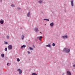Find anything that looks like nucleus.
<instances>
[{
  "label": "nucleus",
  "instance_id": "obj_1",
  "mask_svg": "<svg viewBox=\"0 0 75 75\" xmlns=\"http://www.w3.org/2000/svg\"><path fill=\"white\" fill-rule=\"evenodd\" d=\"M63 51L64 52H66L68 53L70 51V49L67 48H65L64 49Z\"/></svg>",
  "mask_w": 75,
  "mask_h": 75
},
{
  "label": "nucleus",
  "instance_id": "obj_2",
  "mask_svg": "<svg viewBox=\"0 0 75 75\" xmlns=\"http://www.w3.org/2000/svg\"><path fill=\"white\" fill-rule=\"evenodd\" d=\"M13 48V46L11 45H9L8 46V50H11Z\"/></svg>",
  "mask_w": 75,
  "mask_h": 75
},
{
  "label": "nucleus",
  "instance_id": "obj_3",
  "mask_svg": "<svg viewBox=\"0 0 75 75\" xmlns=\"http://www.w3.org/2000/svg\"><path fill=\"white\" fill-rule=\"evenodd\" d=\"M62 38H68V36L67 35H64V36H62Z\"/></svg>",
  "mask_w": 75,
  "mask_h": 75
},
{
  "label": "nucleus",
  "instance_id": "obj_4",
  "mask_svg": "<svg viewBox=\"0 0 75 75\" xmlns=\"http://www.w3.org/2000/svg\"><path fill=\"white\" fill-rule=\"evenodd\" d=\"M67 75H71V73L69 71H67Z\"/></svg>",
  "mask_w": 75,
  "mask_h": 75
},
{
  "label": "nucleus",
  "instance_id": "obj_5",
  "mask_svg": "<svg viewBox=\"0 0 75 75\" xmlns=\"http://www.w3.org/2000/svg\"><path fill=\"white\" fill-rule=\"evenodd\" d=\"M71 6L73 7L74 6V1L73 0H71Z\"/></svg>",
  "mask_w": 75,
  "mask_h": 75
},
{
  "label": "nucleus",
  "instance_id": "obj_6",
  "mask_svg": "<svg viewBox=\"0 0 75 75\" xmlns=\"http://www.w3.org/2000/svg\"><path fill=\"white\" fill-rule=\"evenodd\" d=\"M0 23L1 24H3V20H1L0 21Z\"/></svg>",
  "mask_w": 75,
  "mask_h": 75
},
{
  "label": "nucleus",
  "instance_id": "obj_7",
  "mask_svg": "<svg viewBox=\"0 0 75 75\" xmlns=\"http://www.w3.org/2000/svg\"><path fill=\"white\" fill-rule=\"evenodd\" d=\"M27 16V17H29L30 16V12H28V13Z\"/></svg>",
  "mask_w": 75,
  "mask_h": 75
},
{
  "label": "nucleus",
  "instance_id": "obj_8",
  "mask_svg": "<svg viewBox=\"0 0 75 75\" xmlns=\"http://www.w3.org/2000/svg\"><path fill=\"white\" fill-rule=\"evenodd\" d=\"M46 47H49L50 48H51V45L50 44H48L47 45H46Z\"/></svg>",
  "mask_w": 75,
  "mask_h": 75
},
{
  "label": "nucleus",
  "instance_id": "obj_9",
  "mask_svg": "<svg viewBox=\"0 0 75 75\" xmlns=\"http://www.w3.org/2000/svg\"><path fill=\"white\" fill-rule=\"evenodd\" d=\"M4 54H2L1 55V57L2 58H4Z\"/></svg>",
  "mask_w": 75,
  "mask_h": 75
},
{
  "label": "nucleus",
  "instance_id": "obj_10",
  "mask_svg": "<svg viewBox=\"0 0 75 75\" xmlns=\"http://www.w3.org/2000/svg\"><path fill=\"white\" fill-rule=\"evenodd\" d=\"M42 2H43V1L41 0H40L38 1L39 3H42Z\"/></svg>",
  "mask_w": 75,
  "mask_h": 75
},
{
  "label": "nucleus",
  "instance_id": "obj_11",
  "mask_svg": "<svg viewBox=\"0 0 75 75\" xmlns=\"http://www.w3.org/2000/svg\"><path fill=\"white\" fill-rule=\"evenodd\" d=\"M21 38L22 40H24V35H23L22 36Z\"/></svg>",
  "mask_w": 75,
  "mask_h": 75
},
{
  "label": "nucleus",
  "instance_id": "obj_12",
  "mask_svg": "<svg viewBox=\"0 0 75 75\" xmlns=\"http://www.w3.org/2000/svg\"><path fill=\"white\" fill-rule=\"evenodd\" d=\"M50 26H53L54 25V23H52L50 24Z\"/></svg>",
  "mask_w": 75,
  "mask_h": 75
},
{
  "label": "nucleus",
  "instance_id": "obj_13",
  "mask_svg": "<svg viewBox=\"0 0 75 75\" xmlns=\"http://www.w3.org/2000/svg\"><path fill=\"white\" fill-rule=\"evenodd\" d=\"M35 31H36L37 32L38 31V28H36L35 29Z\"/></svg>",
  "mask_w": 75,
  "mask_h": 75
},
{
  "label": "nucleus",
  "instance_id": "obj_14",
  "mask_svg": "<svg viewBox=\"0 0 75 75\" xmlns=\"http://www.w3.org/2000/svg\"><path fill=\"white\" fill-rule=\"evenodd\" d=\"M19 74H20V75H21V73H22V70H20V71H19Z\"/></svg>",
  "mask_w": 75,
  "mask_h": 75
},
{
  "label": "nucleus",
  "instance_id": "obj_15",
  "mask_svg": "<svg viewBox=\"0 0 75 75\" xmlns=\"http://www.w3.org/2000/svg\"><path fill=\"white\" fill-rule=\"evenodd\" d=\"M11 6L12 7H15V6L14 5V4H11Z\"/></svg>",
  "mask_w": 75,
  "mask_h": 75
},
{
  "label": "nucleus",
  "instance_id": "obj_16",
  "mask_svg": "<svg viewBox=\"0 0 75 75\" xmlns=\"http://www.w3.org/2000/svg\"><path fill=\"white\" fill-rule=\"evenodd\" d=\"M29 49H30V50H33V48L31 47H30Z\"/></svg>",
  "mask_w": 75,
  "mask_h": 75
},
{
  "label": "nucleus",
  "instance_id": "obj_17",
  "mask_svg": "<svg viewBox=\"0 0 75 75\" xmlns=\"http://www.w3.org/2000/svg\"><path fill=\"white\" fill-rule=\"evenodd\" d=\"M32 75H37V74L35 73H33L32 74Z\"/></svg>",
  "mask_w": 75,
  "mask_h": 75
},
{
  "label": "nucleus",
  "instance_id": "obj_18",
  "mask_svg": "<svg viewBox=\"0 0 75 75\" xmlns=\"http://www.w3.org/2000/svg\"><path fill=\"white\" fill-rule=\"evenodd\" d=\"M5 51H7V48L6 47L5 48Z\"/></svg>",
  "mask_w": 75,
  "mask_h": 75
},
{
  "label": "nucleus",
  "instance_id": "obj_19",
  "mask_svg": "<svg viewBox=\"0 0 75 75\" xmlns=\"http://www.w3.org/2000/svg\"><path fill=\"white\" fill-rule=\"evenodd\" d=\"M55 43H53L52 44V46H53V47L55 46Z\"/></svg>",
  "mask_w": 75,
  "mask_h": 75
},
{
  "label": "nucleus",
  "instance_id": "obj_20",
  "mask_svg": "<svg viewBox=\"0 0 75 75\" xmlns=\"http://www.w3.org/2000/svg\"><path fill=\"white\" fill-rule=\"evenodd\" d=\"M38 38H40V39H41L42 38V37L40 36V37H38Z\"/></svg>",
  "mask_w": 75,
  "mask_h": 75
},
{
  "label": "nucleus",
  "instance_id": "obj_21",
  "mask_svg": "<svg viewBox=\"0 0 75 75\" xmlns=\"http://www.w3.org/2000/svg\"><path fill=\"white\" fill-rule=\"evenodd\" d=\"M17 71H21V69H18Z\"/></svg>",
  "mask_w": 75,
  "mask_h": 75
},
{
  "label": "nucleus",
  "instance_id": "obj_22",
  "mask_svg": "<svg viewBox=\"0 0 75 75\" xmlns=\"http://www.w3.org/2000/svg\"><path fill=\"white\" fill-rule=\"evenodd\" d=\"M4 43L5 44H8V43L7 42H5Z\"/></svg>",
  "mask_w": 75,
  "mask_h": 75
},
{
  "label": "nucleus",
  "instance_id": "obj_23",
  "mask_svg": "<svg viewBox=\"0 0 75 75\" xmlns=\"http://www.w3.org/2000/svg\"><path fill=\"white\" fill-rule=\"evenodd\" d=\"M17 61H18V62H19V61H20V59H19V58H18L17 59Z\"/></svg>",
  "mask_w": 75,
  "mask_h": 75
},
{
  "label": "nucleus",
  "instance_id": "obj_24",
  "mask_svg": "<svg viewBox=\"0 0 75 75\" xmlns=\"http://www.w3.org/2000/svg\"><path fill=\"white\" fill-rule=\"evenodd\" d=\"M23 47H24V48H25V47H26V46L25 45H23Z\"/></svg>",
  "mask_w": 75,
  "mask_h": 75
},
{
  "label": "nucleus",
  "instance_id": "obj_25",
  "mask_svg": "<svg viewBox=\"0 0 75 75\" xmlns=\"http://www.w3.org/2000/svg\"><path fill=\"white\" fill-rule=\"evenodd\" d=\"M6 38H9V36H6Z\"/></svg>",
  "mask_w": 75,
  "mask_h": 75
},
{
  "label": "nucleus",
  "instance_id": "obj_26",
  "mask_svg": "<svg viewBox=\"0 0 75 75\" xmlns=\"http://www.w3.org/2000/svg\"><path fill=\"white\" fill-rule=\"evenodd\" d=\"M46 21H50V20L48 19H47Z\"/></svg>",
  "mask_w": 75,
  "mask_h": 75
},
{
  "label": "nucleus",
  "instance_id": "obj_27",
  "mask_svg": "<svg viewBox=\"0 0 75 75\" xmlns=\"http://www.w3.org/2000/svg\"><path fill=\"white\" fill-rule=\"evenodd\" d=\"M28 53L29 54H30V52L29 51H28Z\"/></svg>",
  "mask_w": 75,
  "mask_h": 75
},
{
  "label": "nucleus",
  "instance_id": "obj_28",
  "mask_svg": "<svg viewBox=\"0 0 75 75\" xmlns=\"http://www.w3.org/2000/svg\"><path fill=\"white\" fill-rule=\"evenodd\" d=\"M39 40H40V41H41V39H40V38H39Z\"/></svg>",
  "mask_w": 75,
  "mask_h": 75
},
{
  "label": "nucleus",
  "instance_id": "obj_29",
  "mask_svg": "<svg viewBox=\"0 0 75 75\" xmlns=\"http://www.w3.org/2000/svg\"><path fill=\"white\" fill-rule=\"evenodd\" d=\"M8 64H9V63H7V65H8Z\"/></svg>",
  "mask_w": 75,
  "mask_h": 75
},
{
  "label": "nucleus",
  "instance_id": "obj_30",
  "mask_svg": "<svg viewBox=\"0 0 75 75\" xmlns=\"http://www.w3.org/2000/svg\"><path fill=\"white\" fill-rule=\"evenodd\" d=\"M74 67H75V64L73 65Z\"/></svg>",
  "mask_w": 75,
  "mask_h": 75
},
{
  "label": "nucleus",
  "instance_id": "obj_31",
  "mask_svg": "<svg viewBox=\"0 0 75 75\" xmlns=\"http://www.w3.org/2000/svg\"><path fill=\"white\" fill-rule=\"evenodd\" d=\"M47 19H44V20H47Z\"/></svg>",
  "mask_w": 75,
  "mask_h": 75
},
{
  "label": "nucleus",
  "instance_id": "obj_32",
  "mask_svg": "<svg viewBox=\"0 0 75 75\" xmlns=\"http://www.w3.org/2000/svg\"><path fill=\"white\" fill-rule=\"evenodd\" d=\"M23 47H23V46H22V47H21V48H23Z\"/></svg>",
  "mask_w": 75,
  "mask_h": 75
},
{
  "label": "nucleus",
  "instance_id": "obj_33",
  "mask_svg": "<svg viewBox=\"0 0 75 75\" xmlns=\"http://www.w3.org/2000/svg\"><path fill=\"white\" fill-rule=\"evenodd\" d=\"M33 47H34V48H35V46H34V45H33Z\"/></svg>",
  "mask_w": 75,
  "mask_h": 75
},
{
  "label": "nucleus",
  "instance_id": "obj_34",
  "mask_svg": "<svg viewBox=\"0 0 75 75\" xmlns=\"http://www.w3.org/2000/svg\"><path fill=\"white\" fill-rule=\"evenodd\" d=\"M18 9H20V8H18Z\"/></svg>",
  "mask_w": 75,
  "mask_h": 75
},
{
  "label": "nucleus",
  "instance_id": "obj_35",
  "mask_svg": "<svg viewBox=\"0 0 75 75\" xmlns=\"http://www.w3.org/2000/svg\"><path fill=\"white\" fill-rule=\"evenodd\" d=\"M40 33H41V34H42V32H40Z\"/></svg>",
  "mask_w": 75,
  "mask_h": 75
},
{
  "label": "nucleus",
  "instance_id": "obj_36",
  "mask_svg": "<svg viewBox=\"0 0 75 75\" xmlns=\"http://www.w3.org/2000/svg\"><path fill=\"white\" fill-rule=\"evenodd\" d=\"M45 25H46V24H45Z\"/></svg>",
  "mask_w": 75,
  "mask_h": 75
}]
</instances>
